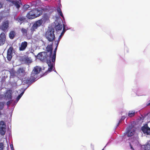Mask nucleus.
Instances as JSON below:
<instances>
[{
    "mask_svg": "<svg viewBox=\"0 0 150 150\" xmlns=\"http://www.w3.org/2000/svg\"><path fill=\"white\" fill-rule=\"evenodd\" d=\"M54 33V29L52 28L49 29L46 32L45 36L49 41L52 42L54 40L55 36Z\"/></svg>",
    "mask_w": 150,
    "mask_h": 150,
    "instance_id": "f257e3e1",
    "label": "nucleus"
},
{
    "mask_svg": "<svg viewBox=\"0 0 150 150\" xmlns=\"http://www.w3.org/2000/svg\"><path fill=\"white\" fill-rule=\"evenodd\" d=\"M38 58L43 62H47L48 60H50L52 57L50 55H48L47 52H43L39 53L37 55Z\"/></svg>",
    "mask_w": 150,
    "mask_h": 150,
    "instance_id": "f03ea898",
    "label": "nucleus"
},
{
    "mask_svg": "<svg viewBox=\"0 0 150 150\" xmlns=\"http://www.w3.org/2000/svg\"><path fill=\"white\" fill-rule=\"evenodd\" d=\"M135 129L134 126L129 125L126 129V132L125 133L128 137L132 136L135 133Z\"/></svg>",
    "mask_w": 150,
    "mask_h": 150,
    "instance_id": "7ed1b4c3",
    "label": "nucleus"
},
{
    "mask_svg": "<svg viewBox=\"0 0 150 150\" xmlns=\"http://www.w3.org/2000/svg\"><path fill=\"white\" fill-rule=\"evenodd\" d=\"M42 23L43 21L42 19H40L35 22L30 29L32 33V34L34 31H35L38 28L42 25Z\"/></svg>",
    "mask_w": 150,
    "mask_h": 150,
    "instance_id": "20e7f679",
    "label": "nucleus"
},
{
    "mask_svg": "<svg viewBox=\"0 0 150 150\" xmlns=\"http://www.w3.org/2000/svg\"><path fill=\"white\" fill-rule=\"evenodd\" d=\"M9 21L8 20H5L3 21L0 26V28L3 31H7L9 27Z\"/></svg>",
    "mask_w": 150,
    "mask_h": 150,
    "instance_id": "39448f33",
    "label": "nucleus"
},
{
    "mask_svg": "<svg viewBox=\"0 0 150 150\" xmlns=\"http://www.w3.org/2000/svg\"><path fill=\"white\" fill-rule=\"evenodd\" d=\"M6 127L5 122L3 121H1L0 122V134L2 136L5 134L6 131Z\"/></svg>",
    "mask_w": 150,
    "mask_h": 150,
    "instance_id": "423d86ee",
    "label": "nucleus"
},
{
    "mask_svg": "<svg viewBox=\"0 0 150 150\" xmlns=\"http://www.w3.org/2000/svg\"><path fill=\"white\" fill-rule=\"evenodd\" d=\"M41 68L38 67L36 66L34 67L33 70L31 75L33 77H35L36 79L37 77V75L40 73L41 71Z\"/></svg>",
    "mask_w": 150,
    "mask_h": 150,
    "instance_id": "0eeeda50",
    "label": "nucleus"
},
{
    "mask_svg": "<svg viewBox=\"0 0 150 150\" xmlns=\"http://www.w3.org/2000/svg\"><path fill=\"white\" fill-rule=\"evenodd\" d=\"M13 50V48L12 46H11L9 47L7 50V58L9 61H11L12 57V54Z\"/></svg>",
    "mask_w": 150,
    "mask_h": 150,
    "instance_id": "6e6552de",
    "label": "nucleus"
},
{
    "mask_svg": "<svg viewBox=\"0 0 150 150\" xmlns=\"http://www.w3.org/2000/svg\"><path fill=\"white\" fill-rule=\"evenodd\" d=\"M143 132L147 135H150V128H149L147 124H145L141 128Z\"/></svg>",
    "mask_w": 150,
    "mask_h": 150,
    "instance_id": "1a4fd4ad",
    "label": "nucleus"
},
{
    "mask_svg": "<svg viewBox=\"0 0 150 150\" xmlns=\"http://www.w3.org/2000/svg\"><path fill=\"white\" fill-rule=\"evenodd\" d=\"M35 77H33L31 75L30 77L25 78L24 81L26 84H30L35 81Z\"/></svg>",
    "mask_w": 150,
    "mask_h": 150,
    "instance_id": "9d476101",
    "label": "nucleus"
},
{
    "mask_svg": "<svg viewBox=\"0 0 150 150\" xmlns=\"http://www.w3.org/2000/svg\"><path fill=\"white\" fill-rule=\"evenodd\" d=\"M6 36L4 33H1L0 35V46L2 45L5 43Z\"/></svg>",
    "mask_w": 150,
    "mask_h": 150,
    "instance_id": "9b49d317",
    "label": "nucleus"
},
{
    "mask_svg": "<svg viewBox=\"0 0 150 150\" xmlns=\"http://www.w3.org/2000/svg\"><path fill=\"white\" fill-rule=\"evenodd\" d=\"M10 2L14 5L18 9L19 8L20 6V4L22 5L21 1V0H15V1L12 0H9Z\"/></svg>",
    "mask_w": 150,
    "mask_h": 150,
    "instance_id": "f8f14e48",
    "label": "nucleus"
},
{
    "mask_svg": "<svg viewBox=\"0 0 150 150\" xmlns=\"http://www.w3.org/2000/svg\"><path fill=\"white\" fill-rule=\"evenodd\" d=\"M12 92L11 90H9L7 91L5 94V97L6 100H11L12 98Z\"/></svg>",
    "mask_w": 150,
    "mask_h": 150,
    "instance_id": "ddd939ff",
    "label": "nucleus"
},
{
    "mask_svg": "<svg viewBox=\"0 0 150 150\" xmlns=\"http://www.w3.org/2000/svg\"><path fill=\"white\" fill-rule=\"evenodd\" d=\"M28 43L26 41L22 42L19 47V50L20 51H23L26 49L28 46Z\"/></svg>",
    "mask_w": 150,
    "mask_h": 150,
    "instance_id": "4468645a",
    "label": "nucleus"
},
{
    "mask_svg": "<svg viewBox=\"0 0 150 150\" xmlns=\"http://www.w3.org/2000/svg\"><path fill=\"white\" fill-rule=\"evenodd\" d=\"M46 51L47 52V54L49 52V55L51 56L52 54V45H48L46 48Z\"/></svg>",
    "mask_w": 150,
    "mask_h": 150,
    "instance_id": "2eb2a0df",
    "label": "nucleus"
},
{
    "mask_svg": "<svg viewBox=\"0 0 150 150\" xmlns=\"http://www.w3.org/2000/svg\"><path fill=\"white\" fill-rule=\"evenodd\" d=\"M26 17L28 19H32L35 18V14H33L32 11L31 10L27 14Z\"/></svg>",
    "mask_w": 150,
    "mask_h": 150,
    "instance_id": "dca6fc26",
    "label": "nucleus"
},
{
    "mask_svg": "<svg viewBox=\"0 0 150 150\" xmlns=\"http://www.w3.org/2000/svg\"><path fill=\"white\" fill-rule=\"evenodd\" d=\"M33 14H35V18L38 17L42 14V11L38 9H34L32 10Z\"/></svg>",
    "mask_w": 150,
    "mask_h": 150,
    "instance_id": "f3484780",
    "label": "nucleus"
},
{
    "mask_svg": "<svg viewBox=\"0 0 150 150\" xmlns=\"http://www.w3.org/2000/svg\"><path fill=\"white\" fill-rule=\"evenodd\" d=\"M21 59L22 61L26 63L29 64L32 62L31 60L29 58L26 56L23 57Z\"/></svg>",
    "mask_w": 150,
    "mask_h": 150,
    "instance_id": "a211bd4d",
    "label": "nucleus"
},
{
    "mask_svg": "<svg viewBox=\"0 0 150 150\" xmlns=\"http://www.w3.org/2000/svg\"><path fill=\"white\" fill-rule=\"evenodd\" d=\"M47 63L48 64V66L49 67L47 71L48 72H50L52 71L53 64L52 63H51L50 60H48Z\"/></svg>",
    "mask_w": 150,
    "mask_h": 150,
    "instance_id": "6ab92c4d",
    "label": "nucleus"
},
{
    "mask_svg": "<svg viewBox=\"0 0 150 150\" xmlns=\"http://www.w3.org/2000/svg\"><path fill=\"white\" fill-rule=\"evenodd\" d=\"M58 43H57V45L55 48L54 49L53 55L52 56V62H54L55 61L56 51H57V47L58 46Z\"/></svg>",
    "mask_w": 150,
    "mask_h": 150,
    "instance_id": "aec40b11",
    "label": "nucleus"
},
{
    "mask_svg": "<svg viewBox=\"0 0 150 150\" xmlns=\"http://www.w3.org/2000/svg\"><path fill=\"white\" fill-rule=\"evenodd\" d=\"M28 28H22L21 29V31L23 35L27 36V33L28 32Z\"/></svg>",
    "mask_w": 150,
    "mask_h": 150,
    "instance_id": "412c9836",
    "label": "nucleus"
},
{
    "mask_svg": "<svg viewBox=\"0 0 150 150\" xmlns=\"http://www.w3.org/2000/svg\"><path fill=\"white\" fill-rule=\"evenodd\" d=\"M49 18L50 15L45 13L43 15V17L41 19L43 21H44V22H45L49 20Z\"/></svg>",
    "mask_w": 150,
    "mask_h": 150,
    "instance_id": "4be33fe9",
    "label": "nucleus"
},
{
    "mask_svg": "<svg viewBox=\"0 0 150 150\" xmlns=\"http://www.w3.org/2000/svg\"><path fill=\"white\" fill-rule=\"evenodd\" d=\"M25 20V18L24 17L22 16H18L16 18V20L18 21V22L20 23L21 24Z\"/></svg>",
    "mask_w": 150,
    "mask_h": 150,
    "instance_id": "5701e85b",
    "label": "nucleus"
},
{
    "mask_svg": "<svg viewBox=\"0 0 150 150\" xmlns=\"http://www.w3.org/2000/svg\"><path fill=\"white\" fill-rule=\"evenodd\" d=\"M65 31H66V29H65V26L64 25H63V27L62 31V32L60 35L59 36V38H58V41H57L58 44H59V43L60 41V40L61 39V37L64 35V33Z\"/></svg>",
    "mask_w": 150,
    "mask_h": 150,
    "instance_id": "b1692460",
    "label": "nucleus"
},
{
    "mask_svg": "<svg viewBox=\"0 0 150 150\" xmlns=\"http://www.w3.org/2000/svg\"><path fill=\"white\" fill-rule=\"evenodd\" d=\"M62 24H59V23H58L57 24L55 27V28L56 31H59L61 30L62 28Z\"/></svg>",
    "mask_w": 150,
    "mask_h": 150,
    "instance_id": "393cba45",
    "label": "nucleus"
},
{
    "mask_svg": "<svg viewBox=\"0 0 150 150\" xmlns=\"http://www.w3.org/2000/svg\"><path fill=\"white\" fill-rule=\"evenodd\" d=\"M16 35L15 32L13 31H11L9 33V37L11 39H13Z\"/></svg>",
    "mask_w": 150,
    "mask_h": 150,
    "instance_id": "a878e982",
    "label": "nucleus"
},
{
    "mask_svg": "<svg viewBox=\"0 0 150 150\" xmlns=\"http://www.w3.org/2000/svg\"><path fill=\"white\" fill-rule=\"evenodd\" d=\"M135 111L134 110L129 111V112L128 116L129 117H134L135 114Z\"/></svg>",
    "mask_w": 150,
    "mask_h": 150,
    "instance_id": "bb28decb",
    "label": "nucleus"
},
{
    "mask_svg": "<svg viewBox=\"0 0 150 150\" xmlns=\"http://www.w3.org/2000/svg\"><path fill=\"white\" fill-rule=\"evenodd\" d=\"M142 148L144 149V150H150V144H147L146 145H144Z\"/></svg>",
    "mask_w": 150,
    "mask_h": 150,
    "instance_id": "cd10ccee",
    "label": "nucleus"
},
{
    "mask_svg": "<svg viewBox=\"0 0 150 150\" xmlns=\"http://www.w3.org/2000/svg\"><path fill=\"white\" fill-rule=\"evenodd\" d=\"M57 12L59 13V15L63 18H64L63 16L61 11V10L59 7H58L57 8Z\"/></svg>",
    "mask_w": 150,
    "mask_h": 150,
    "instance_id": "c85d7f7f",
    "label": "nucleus"
},
{
    "mask_svg": "<svg viewBox=\"0 0 150 150\" xmlns=\"http://www.w3.org/2000/svg\"><path fill=\"white\" fill-rule=\"evenodd\" d=\"M18 71L19 73H23L24 72L25 70L23 69V68H20L18 69Z\"/></svg>",
    "mask_w": 150,
    "mask_h": 150,
    "instance_id": "c756f323",
    "label": "nucleus"
},
{
    "mask_svg": "<svg viewBox=\"0 0 150 150\" xmlns=\"http://www.w3.org/2000/svg\"><path fill=\"white\" fill-rule=\"evenodd\" d=\"M30 6L28 5H25L23 6V8L24 11H25L28 9V8H29Z\"/></svg>",
    "mask_w": 150,
    "mask_h": 150,
    "instance_id": "7c9ffc66",
    "label": "nucleus"
},
{
    "mask_svg": "<svg viewBox=\"0 0 150 150\" xmlns=\"http://www.w3.org/2000/svg\"><path fill=\"white\" fill-rule=\"evenodd\" d=\"M4 106V102H0V110H2Z\"/></svg>",
    "mask_w": 150,
    "mask_h": 150,
    "instance_id": "2f4dec72",
    "label": "nucleus"
},
{
    "mask_svg": "<svg viewBox=\"0 0 150 150\" xmlns=\"http://www.w3.org/2000/svg\"><path fill=\"white\" fill-rule=\"evenodd\" d=\"M24 93V91H23L20 95H19L17 97V100H18L23 95V94Z\"/></svg>",
    "mask_w": 150,
    "mask_h": 150,
    "instance_id": "473e14b6",
    "label": "nucleus"
},
{
    "mask_svg": "<svg viewBox=\"0 0 150 150\" xmlns=\"http://www.w3.org/2000/svg\"><path fill=\"white\" fill-rule=\"evenodd\" d=\"M3 144L2 143H0V150H2L3 148Z\"/></svg>",
    "mask_w": 150,
    "mask_h": 150,
    "instance_id": "72a5a7b5",
    "label": "nucleus"
},
{
    "mask_svg": "<svg viewBox=\"0 0 150 150\" xmlns=\"http://www.w3.org/2000/svg\"><path fill=\"white\" fill-rule=\"evenodd\" d=\"M126 117H125L124 116H122V118H121V120H123Z\"/></svg>",
    "mask_w": 150,
    "mask_h": 150,
    "instance_id": "f704fd0d",
    "label": "nucleus"
},
{
    "mask_svg": "<svg viewBox=\"0 0 150 150\" xmlns=\"http://www.w3.org/2000/svg\"><path fill=\"white\" fill-rule=\"evenodd\" d=\"M10 101H8L7 102V105L8 106L10 103Z\"/></svg>",
    "mask_w": 150,
    "mask_h": 150,
    "instance_id": "c9c22d12",
    "label": "nucleus"
},
{
    "mask_svg": "<svg viewBox=\"0 0 150 150\" xmlns=\"http://www.w3.org/2000/svg\"><path fill=\"white\" fill-rule=\"evenodd\" d=\"M122 120H121L120 119V120L119 121V122L117 124V126H118L119 125V124L122 121Z\"/></svg>",
    "mask_w": 150,
    "mask_h": 150,
    "instance_id": "e433bc0d",
    "label": "nucleus"
},
{
    "mask_svg": "<svg viewBox=\"0 0 150 150\" xmlns=\"http://www.w3.org/2000/svg\"><path fill=\"white\" fill-rule=\"evenodd\" d=\"M130 148L131 149H132V150H134V149H133L132 146L131 144H130Z\"/></svg>",
    "mask_w": 150,
    "mask_h": 150,
    "instance_id": "4c0bfd02",
    "label": "nucleus"
},
{
    "mask_svg": "<svg viewBox=\"0 0 150 150\" xmlns=\"http://www.w3.org/2000/svg\"><path fill=\"white\" fill-rule=\"evenodd\" d=\"M149 103H148V104H147V105H150V101H149Z\"/></svg>",
    "mask_w": 150,
    "mask_h": 150,
    "instance_id": "58836bf2",
    "label": "nucleus"
}]
</instances>
